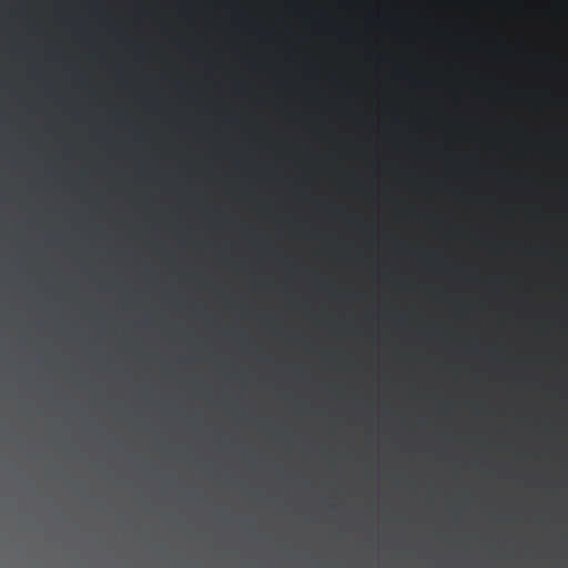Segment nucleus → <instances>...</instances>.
<instances>
[{
  "mask_svg": "<svg viewBox=\"0 0 568 568\" xmlns=\"http://www.w3.org/2000/svg\"><path fill=\"white\" fill-rule=\"evenodd\" d=\"M263 462H264V463H267L268 460H267V459H264Z\"/></svg>",
  "mask_w": 568,
  "mask_h": 568,
  "instance_id": "f257e3e1",
  "label": "nucleus"
},
{
  "mask_svg": "<svg viewBox=\"0 0 568 568\" xmlns=\"http://www.w3.org/2000/svg\"><path fill=\"white\" fill-rule=\"evenodd\" d=\"M325 462H326V463H329L331 460H329V459H326Z\"/></svg>",
  "mask_w": 568,
  "mask_h": 568,
  "instance_id": "f03ea898",
  "label": "nucleus"
},
{
  "mask_svg": "<svg viewBox=\"0 0 568 568\" xmlns=\"http://www.w3.org/2000/svg\"><path fill=\"white\" fill-rule=\"evenodd\" d=\"M409 462H410V463H414L415 460H414V459H410Z\"/></svg>",
  "mask_w": 568,
  "mask_h": 568,
  "instance_id": "7ed1b4c3",
  "label": "nucleus"
},
{
  "mask_svg": "<svg viewBox=\"0 0 568 568\" xmlns=\"http://www.w3.org/2000/svg\"><path fill=\"white\" fill-rule=\"evenodd\" d=\"M514 462H515V463H518L519 460H518V459H515Z\"/></svg>",
  "mask_w": 568,
  "mask_h": 568,
  "instance_id": "20e7f679",
  "label": "nucleus"
}]
</instances>
